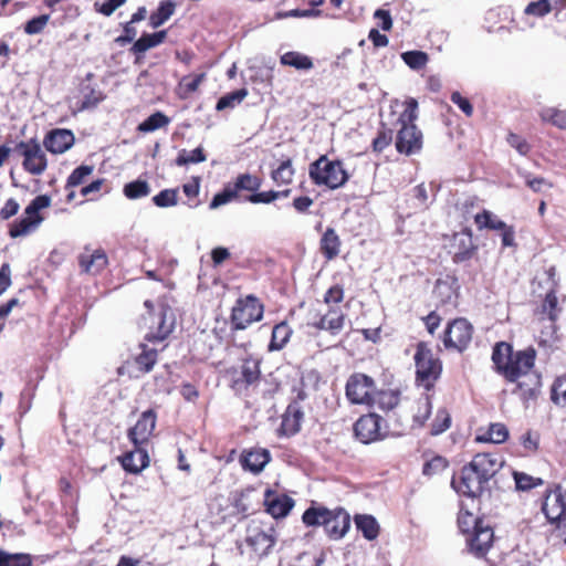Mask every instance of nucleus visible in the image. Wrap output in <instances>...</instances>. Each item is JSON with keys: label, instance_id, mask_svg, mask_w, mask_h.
Instances as JSON below:
<instances>
[{"label": "nucleus", "instance_id": "obj_50", "mask_svg": "<svg viewBox=\"0 0 566 566\" xmlns=\"http://www.w3.org/2000/svg\"><path fill=\"white\" fill-rule=\"evenodd\" d=\"M123 192L126 198L136 200L147 197L150 193V186L146 180H135L124 186Z\"/></svg>", "mask_w": 566, "mask_h": 566}, {"label": "nucleus", "instance_id": "obj_8", "mask_svg": "<svg viewBox=\"0 0 566 566\" xmlns=\"http://www.w3.org/2000/svg\"><path fill=\"white\" fill-rule=\"evenodd\" d=\"M264 304L253 294L239 297L230 313L231 331H242L263 318Z\"/></svg>", "mask_w": 566, "mask_h": 566}, {"label": "nucleus", "instance_id": "obj_14", "mask_svg": "<svg viewBox=\"0 0 566 566\" xmlns=\"http://www.w3.org/2000/svg\"><path fill=\"white\" fill-rule=\"evenodd\" d=\"M76 260L80 273L91 276L102 274L109 264L106 251L101 247L93 248L91 244L83 247V250L78 253Z\"/></svg>", "mask_w": 566, "mask_h": 566}, {"label": "nucleus", "instance_id": "obj_46", "mask_svg": "<svg viewBox=\"0 0 566 566\" xmlns=\"http://www.w3.org/2000/svg\"><path fill=\"white\" fill-rule=\"evenodd\" d=\"M170 123V118L163 112H155L137 126L140 133H150L159 128L166 127Z\"/></svg>", "mask_w": 566, "mask_h": 566}, {"label": "nucleus", "instance_id": "obj_33", "mask_svg": "<svg viewBox=\"0 0 566 566\" xmlns=\"http://www.w3.org/2000/svg\"><path fill=\"white\" fill-rule=\"evenodd\" d=\"M566 7V0H554V6L549 0H537L530 2L524 9V14L535 18H543L552 12L554 8L562 10Z\"/></svg>", "mask_w": 566, "mask_h": 566}, {"label": "nucleus", "instance_id": "obj_12", "mask_svg": "<svg viewBox=\"0 0 566 566\" xmlns=\"http://www.w3.org/2000/svg\"><path fill=\"white\" fill-rule=\"evenodd\" d=\"M542 512L551 524L566 528V490L560 484L546 490Z\"/></svg>", "mask_w": 566, "mask_h": 566}, {"label": "nucleus", "instance_id": "obj_44", "mask_svg": "<svg viewBox=\"0 0 566 566\" xmlns=\"http://www.w3.org/2000/svg\"><path fill=\"white\" fill-rule=\"evenodd\" d=\"M452 423V418L449 410L446 407L438 408L436 416L430 424L429 433L431 436H439L446 432Z\"/></svg>", "mask_w": 566, "mask_h": 566}, {"label": "nucleus", "instance_id": "obj_3", "mask_svg": "<svg viewBox=\"0 0 566 566\" xmlns=\"http://www.w3.org/2000/svg\"><path fill=\"white\" fill-rule=\"evenodd\" d=\"M413 365L416 387L423 391L434 392L436 385L442 377L443 363L433 353L428 342L420 340L416 344Z\"/></svg>", "mask_w": 566, "mask_h": 566}, {"label": "nucleus", "instance_id": "obj_17", "mask_svg": "<svg viewBox=\"0 0 566 566\" xmlns=\"http://www.w3.org/2000/svg\"><path fill=\"white\" fill-rule=\"evenodd\" d=\"M157 413L148 409L139 416L137 422L127 430V438L133 446H147L156 428Z\"/></svg>", "mask_w": 566, "mask_h": 566}, {"label": "nucleus", "instance_id": "obj_24", "mask_svg": "<svg viewBox=\"0 0 566 566\" xmlns=\"http://www.w3.org/2000/svg\"><path fill=\"white\" fill-rule=\"evenodd\" d=\"M263 504L265 512L274 518L285 517L294 506V501L286 494H276L268 489L264 494Z\"/></svg>", "mask_w": 566, "mask_h": 566}, {"label": "nucleus", "instance_id": "obj_43", "mask_svg": "<svg viewBox=\"0 0 566 566\" xmlns=\"http://www.w3.org/2000/svg\"><path fill=\"white\" fill-rule=\"evenodd\" d=\"M280 63L296 70H311L313 67L312 59L296 51H289L281 55Z\"/></svg>", "mask_w": 566, "mask_h": 566}, {"label": "nucleus", "instance_id": "obj_34", "mask_svg": "<svg viewBox=\"0 0 566 566\" xmlns=\"http://www.w3.org/2000/svg\"><path fill=\"white\" fill-rule=\"evenodd\" d=\"M401 392L398 389H381L376 388V394L373 397V407L377 406L382 411H390L395 409L400 402Z\"/></svg>", "mask_w": 566, "mask_h": 566}, {"label": "nucleus", "instance_id": "obj_58", "mask_svg": "<svg viewBox=\"0 0 566 566\" xmlns=\"http://www.w3.org/2000/svg\"><path fill=\"white\" fill-rule=\"evenodd\" d=\"M542 312L547 313L551 322L555 323L557 321L560 308L558 307V300L555 291L552 290L546 293L542 304Z\"/></svg>", "mask_w": 566, "mask_h": 566}, {"label": "nucleus", "instance_id": "obj_47", "mask_svg": "<svg viewBox=\"0 0 566 566\" xmlns=\"http://www.w3.org/2000/svg\"><path fill=\"white\" fill-rule=\"evenodd\" d=\"M83 99L81 105L77 107L80 112L85 109L95 108L104 98L105 95L102 91L96 90L90 85L82 88Z\"/></svg>", "mask_w": 566, "mask_h": 566}, {"label": "nucleus", "instance_id": "obj_57", "mask_svg": "<svg viewBox=\"0 0 566 566\" xmlns=\"http://www.w3.org/2000/svg\"><path fill=\"white\" fill-rule=\"evenodd\" d=\"M418 118V102L413 97H409L405 102V109L400 114L398 122L400 125H416Z\"/></svg>", "mask_w": 566, "mask_h": 566}, {"label": "nucleus", "instance_id": "obj_49", "mask_svg": "<svg viewBox=\"0 0 566 566\" xmlns=\"http://www.w3.org/2000/svg\"><path fill=\"white\" fill-rule=\"evenodd\" d=\"M207 155L202 147H197L191 151H187L186 149H181L176 159L175 164L179 167L187 166L190 164H199L206 161Z\"/></svg>", "mask_w": 566, "mask_h": 566}, {"label": "nucleus", "instance_id": "obj_41", "mask_svg": "<svg viewBox=\"0 0 566 566\" xmlns=\"http://www.w3.org/2000/svg\"><path fill=\"white\" fill-rule=\"evenodd\" d=\"M509 439V429L502 422L491 423L486 432L476 437L479 442L504 443Z\"/></svg>", "mask_w": 566, "mask_h": 566}, {"label": "nucleus", "instance_id": "obj_29", "mask_svg": "<svg viewBox=\"0 0 566 566\" xmlns=\"http://www.w3.org/2000/svg\"><path fill=\"white\" fill-rule=\"evenodd\" d=\"M140 353L133 357L132 361L127 364H132L136 374L134 375L136 378L150 373L158 360V352L157 349L149 348L146 344L139 345Z\"/></svg>", "mask_w": 566, "mask_h": 566}, {"label": "nucleus", "instance_id": "obj_36", "mask_svg": "<svg viewBox=\"0 0 566 566\" xmlns=\"http://www.w3.org/2000/svg\"><path fill=\"white\" fill-rule=\"evenodd\" d=\"M51 206V198L48 195L36 196L24 209V217L33 221L36 227L43 221L41 210Z\"/></svg>", "mask_w": 566, "mask_h": 566}, {"label": "nucleus", "instance_id": "obj_7", "mask_svg": "<svg viewBox=\"0 0 566 566\" xmlns=\"http://www.w3.org/2000/svg\"><path fill=\"white\" fill-rule=\"evenodd\" d=\"M473 334V325L464 317H457L447 323L440 340L447 352L462 354L470 347Z\"/></svg>", "mask_w": 566, "mask_h": 566}, {"label": "nucleus", "instance_id": "obj_11", "mask_svg": "<svg viewBox=\"0 0 566 566\" xmlns=\"http://www.w3.org/2000/svg\"><path fill=\"white\" fill-rule=\"evenodd\" d=\"M245 544L259 556H265L275 545L273 526L258 520H252L245 532Z\"/></svg>", "mask_w": 566, "mask_h": 566}, {"label": "nucleus", "instance_id": "obj_18", "mask_svg": "<svg viewBox=\"0 0 566 566\" xmlns=\"http://www.w3.org/2000/svg\"><path fill=\"white\" fill-rule=\"evenodd\" d=\"M423 136L417 125H401L396 136V149L399 154L410 156L421 150Z\"/></svg>", "mask_w": 566, "mask_h": 566}, {"label": "nucleus", "instance_id": "obj_16", "mask_svg": "<svg viewBox=\"0 0 566 566\" xmlns=\"http://www.w3.org/2000/svg\"><path fill=\"white\" fill-rule=\"evenodd\" d=\"M515 384V387L512 390L513 395H516L525 408H528L530 405L536 402L542 390V375L536 369L523 375V377L518 378V380L511 381Z\"/></svg>", "mask_w": 566, "mask_h": 566}, {"label": "nucleus", "instance_id": "obj_59", "mask_svg": "<svg viewBox=\"0 0 566 566\" xmlns=\"http://www.w3.org/2000/svg\"><path fill=\"white\" fill-rule=\"evenodd\" d=\"M238 197L239 196L237 195L232 185L228 184L224 186V188L220 192L214 195V197L212 198V200L209 205V208L217 209L220 206L227 205L230 201L237 199Z\"/></svg>", "mask_w": 566, "mask_h": 566}, {"label": "nucleus", "instance_id": "obj_27", "mask_svg": "<svg viewBox=\"0 0 566 566\" xmlns=\"http://www.w3.org/2000/svg\"><path fill=\"white\" fill-rule=\"evenodd\" d=\"M166 38L167 30H160L155 33H143L129 49V52L135 55V64H139L144 59L145 52L161 44Z\"/></svg>", "mask_w": 566, "mask_h": 566}, {"label": "nucleus", "instance_id": "obj_56", "mask_svg": "<svg viewBox=\"0 0 566 566\" xmlns=\"http://www.w3.org/2000/svg\"><path fill=\"white\" fill-rule=\"evenodd\" d=\"M401 57L412 70H421L428 63V54L423 51H407L401 54Z\"/></svg>", "mask_w": 566, "mask_h": 566}, {"label": "nucleus", "instance_id": "obj_1", "mask_svg": "<svg viewBox=\"0 0 566 566\" xmlns=\"http://www.w3.org/2000/svg\"><path fill=\"white\" fill-rule=\"evenodd\" d=\"M504 465L503 457L497 452L476 453L451 479L452 489L460 495L480 497L489 491L490 481Z\"/></svg>", "mask_w": 566, "mask_h": 566}, {"label": "nucleus", "instance_id": "obj_55", "mask_svg": "<svg viewBox=\"0 0 566 566\" xmlns=\"http://www.w3.org/2000/svg\"><path fill=\"white\" fill-rule=\"evenodd\" d=\"M513 478L515 486L520 491H530L544 484V481L541 478H534L525 472L514 471Z\"/></svg>", "mask_w": 566, "mask_h": 566}, {"label": "nucleus", "instance_id": "obj_52", "mask_svg": "<svg viewBox=\"0 0 566 566\" xmlns=\"http://www.w3.org/2000/svg\"><path fill=\"white\" fill-rule=\"evenodd\" d=\"M484 525L483 520L475 517L469 511L461 510L458 514V526L460 531L467 536L478 528V526Z\"/></svg>", "mask_w": 566, "mask_h": 566}, {"label": "nucleus", "instance_id": "obj_35", "mask_svg": "<svg viewBox=\"0 0 566 566\" xmlns=\"http://www.w3.org/2000/svg\"><path fill=\"white\" fill-rule=\"evenodd\" d=\"M354 522L366 539L373 541L379 535V524L373 515L356 514Z\"/></svg>", "mask_w": 566, "mask_h": 566}, {"label": "nucleus", "instance_id": "obj_26", "mask_svg": "<svg viewBox=\"0 0 566 566\" xmlns=\"http://www.w3.org/2000/svg\"><path fill=\"white\" fill-rule=\"evenodd\" d=\"M434 392L423 391L410 406L412 428H422L432 411V398Z\"/></svg>", "mask_w": 566, "mask_h": 566}, {"label": "nucleus", "instance_id": "obj_53", "mask_svg": "<svg viewBox=\"0 0 566 566\" xmlns=\"http://www.w3.org/2000/svg\"><path fill=\"white\" fill-rule=\"evenodd\" d=\"M0 566H32V557L25 553H8L0 549Z\"/></svg>", "mask_w": 566, "mask_h": 566}, {"label": "nucleus", "instance_id": "obj_61", "mask_svg": "<svg viewBox=\"0 0 566 566\" xmlns=\"http://www.w3.org/2000/svg\"><path fill=\"white\" fill-rule=\"evenodd\" d=\"M552 400L556 405H566V374L555 379L552 386Z\"/></svg>", "mask_w": 566, "mask_h": 566}, {"label": "nucleus", "instance_id": "obj_40", "mask_svg": "<svg viewBox=\"0 0 566 566\" xmlns=\"http://www.w3.org/2000/svg\"><path fill=\"white\" fill-rule=\"evenodd\" d=\"M262 182L263 180L261 177L244 172L237 176L232 187L234 188L238 196L241 191H249L254 193L261 188Z\"/></svg>", "mask_w": 566, "mask_h": 566}, {"label": "nucleus", "instance_id": "obj_28", "mask_svg": "<svg viewBox=\"0 0 566 566\" xmlns=\"http://www.w3.org/2000/svg\"><path fill=\"white\" fill-rule=\"evenodd\" d=\"M304 413L297 402L290 403L282 416L279 433L292 437L301 430Z\"/></svg>", "mask_w": 566, "mask_h": 566}, {"label": "nucleus", "instance_id": "obj_45", "mask_svg": "<svg viewBox=\"0 0 566 566\" xmlns=\"http://www.w3.org/2000/svg\"><path fill=\"white\" fill-rule=\"evenodd\" d=\"M206 78L205 73L196 74L193 76L187 75L181 78L178 85V95L180 98L186 99L188 98L192 93L198 91L200 84Z\"/></svg>", "mask_w": 566, "mask_h": 566}, {"label": "nucleus", "instance_id": "obj_31", "mask_svg": "<svg viewBox=\"0 0 566 566\" xmlns=\"http://www.w3.org/2000/svg\"><path fill=\"white\" fill-rule=\"evenodd\" d=\"M422 457L424 458L422 474L428 478L442 474L450 465L446 457L436 454L430 450L424 451Z\"/></svg>", "mask_w": 566, "mask_h": 566}, {"label": "nucleus", "instance_id": "obj_64", "mask_svg": "<svg viewBox=\"0 0 566 566\" xmlns=\"http://www.w3.org/2000/svg\"><path fill=\"white\" fill-rule=\"evenodd\" d=\"M506 142L522 156H526L531 151V145L527 143V140L513 132L507 134Z\"/></svg>", "mask_w": 566, "mask_h": 566}, {"label": "nucleus", "instance_id": "obj_19", "mask_svg": "<svg viewBox=\"0 0 566 566\" xmlns=\"http://www.w3.org/2000/svg\"><path fill=\"white\" fill-rule=\"evenodd\" d=\"M494 532L489 525L478 526L467 537L465 543L469 552L478 558L485 557L493 546Z\"/></svg>", "mask_w": 566, "mask_h": 566}, {"label": "nucleus", "instance_id": "obj_23", "mask_svg": "<svg viewBox=\"0 0 566 566\" xmlns=\"http://www.w3.org/2000/svg\"><path fill=\"white\" fill-rule=\"evenodd\" d=\"M74 143L75 136L73 132L65 128L51 129L43 139L45 149L54 155L64 154Z\"/></svg>", "mask_w": 566, "mask_h": 566}, {"label": "nucleus", "instance_id": "obj_63", "mask_svg": "<svg viewBox=\"0 0 566 566\" xmlns=\"http://www.w3.org/2000/svg\"><path fill=\"white\" fill-rule=\"evenodd\" d=\"M50 20L49 14H41L32 18L24 24V32L29 35L41 33Z\"/></svg>", "mask_w": 566, "mask_h": 566}, {"label": "nucleus", "instance_id": "obj_37", "mask_svg": "<svg viewBox=\"0 0 566 566\" xmlns=\"http://www.w3.org/2000/svg\"><path fill=\"white\" fill-rule=\"evenodd\" d=\"M256 490L252 486L241 490L234 497L233 506L239 513L248 514L255 510L259 501L254 500Z\"/></svg>", "mask_w": 566, "mask_h": 566}, {"label": "nucleus", "instance_id": "obj_6", "mask_svg": "<svg viewBox=\"0 0 566 566\" xmlns=\"http://www.w3.org/2000/svg\"><path fill=\"white\" fill-rule=\"evenodd\" d=\"M144 306L147 308V316H144L143 319L148 328L145 339L148 342L165 340L172 333L176 324L172 308L160 303L159 311L155 312L154 303L150 300H146Z\"/></svg>", "mask_w": 566, "mask_h": 566}, {"label": "nucleus", "instance_id": "obj_30", "mask_svg": "<svg viewBox=\"0 0 566 566\" xmlns=\"http://www.w3.org/2000/svg\"><path fill=\"white\" fill-rule=\"evenodd\" d=\"M342 241L334 228H327L319 240V251L322 255L332 261L336 259L340 251Z\"/></svg>", "mask_w": 566, "mask_h": 566}, {"label": "nucleus", "instance_id": "obj_10", "mask_svg": "<svg viewBox=\"0 0 566 566\" xmlns=\"http://www.w3.org/2000/svg\"><path fill=\"white\" fill-rule=\"evenodd\" d=\"M376 381L364 373L352 374L345 384V396L352 405L373 407Z\"/></svg>", "mask_w": 566, "mask_h": 566}, {"label": "nucleus", "instance_id": "obj_54", "mask_svg": "<svg viewBox=\"0 0 566 566\" xmlns=\"http://www.w3.org/2000/svg\"><path fill=\"white\" fill-rule=\"evenodd\" d=\"M247 96V88H240L231 93H228L219 98L216 105V109L220 112L226 108H233L237 104H240Z\"/></svg>", "mask_w": 566, "mask_h": 566}, {"label": "nucleus", "instance_id": "obj_22", "mask_svg": "<svg viewBox=\"0 0 566 566\" xmlns=\"http://www.w3.org/2000/svg\"><path fill=\"white\" fill-rule=\"evenodd\" d=\"M270 461V451L260 447L243 449L239 458L242 469L253 474L261 473Z\"/></svg>", "mask_w": 566, "mask_h": 566}, {"label": "nucleus", "instance_id": "obj_42", "mask_svg": "<svg viewBox=\"0 0 566 566\" xmlns=\"http://www.w3.org/2000/svg\"><path fill=\"white\" fill-rule=\"evenodd\" d=\"M538 116L543 123L551 124L558 129L566 130V109L557 107H544Z\"/></svg>", "mask_w": 566, "mask_h": 566}, {"label": "nucleus", "instance_id": "obj_20", "mask_svg": "<svg viewBox=\"0 0 566 566\" xmlns=\"http://www.w3.org/2000/svg\"><path fill=\"white\" fill-rule=\"evenodd\" d=\"M123 470L130 474H139L149 467L150 458L145 446H134L129 451L117 457Z\"/></svg>", "mask_w": 566, "mask_h": 566}, {"label": "nucleus", "instance_id": "obj_4", "mask_svg": "<svg viewBox=\"0 0 566 566\" xmlns=\"http://www.w3.org/2000/svg\"><path fill=\"white\" fill-rule=\"evenodd\" d=\"M306 526H324L325 533L331 539L343 538L350 528V515L342 506L333 510L326 506H310L302 515Z\"/></svg>", "mask_w": 566, "mask_h": 566}, {"label": "nucleus", "instance_id": "obj_25", "mask_svg": "<svg viewBox=\"0 0 566 566\" xmlns=\"http://www.w3.org/2000/svg\"><path fill=\"white\" fill-rule=\"evenodd\" d=\"M346 314L339 306H331L328 311L321 315L319 318L313 323V327L318 331H326L331 335H338L345 326Z\"/></svg>", "mask_w": 566, "mask_h": 566}, {"label": "nucleus", "instance_id": "obj_62", "mask_svg": "<svg viewBox=\"0 0 566 566\" xmlns=\"http://www.w3.org/2000/svg\"><path fill=\"white\" fill-rule=\"evenodd\" d=\"M520 442L527 454L535 453L539 448V434L536 431L527 430L521 436Z\"/></svg>", "mask_w": 566, "mask_h": 566}, {"label": "nucleus", "instance_id": "obj_38", "mask_svg": "<svg viewBox=\"0 0 566 566\" xmlns=\"http://www.w3.org/2000/svg\"><path fill=\"white\" fill-rule=\"evenodd\" d=\"M176 3L172 0L160 1L156 11L149 15V25L154 29L163 25L175 13Z\"/></svg>", "mask_w": 566, "mask_h": 566}, {"label": "nucleus", "instance_id": "obj_5", "mask_svg": "<svg viewBox=\"0 0 566 566\" xmlns=\"http://www.w3.org/2000/svg\"><path fill=\"white\" fill-rule=\"evenodd\" d=\"M308 176L313 185L329 190L342 188L350 177L343 160L331 159L327 155H321L308 165Z\"/></svg>", "mask_w": 566, "mask_h": 566}, {"label": "nucleus", "instance_id": "obj_21", "mask_svg": "<svg viewBox=\"0 0 566 566\" xmlns=\"http://www.w3.org/2000/svg\"><path fill=\"white\" fill-rule=\"evenodd\" d=\"M452 248L454 249L452 261L463 263L473 258L478 247L473 241V232L470 228L462 229L461 232L453 234Z\"/></svg>", "mask_w": 566, "mask_h": 566}, {"label": "nucleus", "instance_id": "obj_9", "mask_svg": "<svg viewBox=\"0 0 566 566\" xmlns=\"http://www.w3.org/2000/svg\"><path fill=\"white\" fill-rule=\"evenodd\" d=\"M227 374L230 376V388L241 396H249L261 381L260 360L249 356L242 360L240 369L229 368Z\"/></svg>", "mask_w": 566, "mask_h": 566}, {"label": "nucleus", "instance_id": "obj_39", "mask_svg": "<svg viewBox=\"0 0 566 566\" xmlns=\"http://www.w3.org/2000/svg\"><path fill=\"white\" fill-rule=\"evenodd\" d=\"M295 169L290 157L281 161L277 168L271 171V178L277 186H287L293 181Z\"/></svg>", "mask_w": 566, "mask_h": 566}, {"label": "nucleus", "instance_id": "obj_48", "mask_svg": "<svg viewBox=\"0 0 566 566\" xmlns=\"http://www.w3.org/2000/svg\"><path fill=\"white\" fill-rule=\"evenodd\" d=\"M93 165H81L76 167L67 177L65 189L75 188L83 185L87 178L93 174Z\"/></svg>", "mask_w": 566, "mask_h": 566}, {"label": "nucleus", "instance_id": "obj_15", "mask_svg": "<svg viewBox=\"0 0 566 566\" xmlns=\"http://www.w3.org/2000/svg\"><path fill=\"white\" fill-rule=\"evenodd\" d=\"M354 432L363 443L382 440L387 437L384 419L377 413L360 416L354 424Z\"/></svg>", "mask_w": 566, "mask_h": 566}, {"label": "nucleus", "instance_id": "obj_60", "mask_svg": "<svg viewBox=\"0 0 566 566\" xmlns=\"http://www.w3.org/2000/svg\"><path fill=\"white\" fill-rule=\"evenodd\" d=\"M153 202L159 208L176 206L178 202V189H164L153 197Z\"/></svg>", "mask_w": 566, "mask_h": 566}, {"label": "nucleus", "instance_id": "obj_2", "mask_svg": "<svg viewBox=\"0 0 566 566\" xmlns=\"http://www.w3.org/2000/svg\"><path fill=\"white\" fill-rule=\"evenodd\" d=\"M536 357L537 352L533 346L514 350L510 343L499 342L493 346L491 359L494 371L509 382L534 370Z\"/></svg>", "mask_w": 566, "mask_h": 566}, {"label": "nucleus", "instance_id": "obj_13", "mask_svg": "<svg viewBox=\"0 0 566 566\" xmlns=\"http://www.w3.org/2000/svg\"><path fill=\"white\" fill-rule=\"evenodd\" d=\"M15 151L23 157V169L34 176L42 175L48 168L45 153L38 139L21 140L15 145Z\"/></svg>", "mask_w": 566, "mask_h": 566}, {"label": "nucleus", "instance_id": "obj_32", "mask_svg": "<svg viewBox=\"0 0 566 566\" xmlns=\"http://www.w3.org/2000/svg\"><path fill=\"white\" fill-rule=\"evenodd\" d=\"M293 329L286 321H282L273 326L271 339L268 346L269 352H279L290 342Z\"/></svg>", "mask_w": 566, "mask_h": 566}, {"label": "nucleus", "instance_id": "obj_51", "mask_svg": "<svg viewBox=\"0 0 566 566\" xmlns=\"http://www.w3.org/2000/svg\"><path fill=\"white\" fill-rule=\"evenodd\" d=\"M38 227L33 221L29 220L24 216L20 219L14 220L8 230V234L12 239L24 237L33 232Z\"/></svg>", "mask_w": 566, "mask_h": 566}]
</instances>
